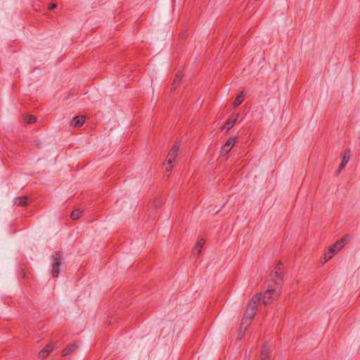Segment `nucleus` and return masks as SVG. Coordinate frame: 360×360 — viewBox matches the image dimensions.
Returning a JSON list of instances; mask_svg holds the SVG:
<instances>
[{"label":"nucleus","mask_w":360,"mask_h":360,"mask_svg":"<svg viewBox=\"0 0 360 360\" xmlns=\"http://www.w3.org/2000/svg\"><path fill=\"white\" fill-rule=\"evenodd\" d=\"M82 212H83V211L79 209L75 210L71 213V215H70L71 218L74 220H76L82 216Z\"/></svg>","instance_id":"18"},{"label":"nucleus","mask_w":360,"mask_h":360,"mask_svg":"<svg viewBox=\"0 0 360 360\" xmlns=\"http://www.w3.org/2000/svg\"><path fill=\"white\" fill-rule=\"evenodd\" d=\"M37 119L33 115H30L28 116L25 120V122L27 124H32V123H34L36 122Z\"/></svg>","instance_id":"20"},{"label":"nucleus","mask_w":360,"mask_h":360,"mask_svg":"<svg viewBox=\"0 0 360 360\" xmlns=\"http://www.w3.org/2000/svg\"><path fill=\"white\" fill-rule=\"evenodd\" d=\"M259 301H260V296H259V295H255L252 297V300H251L250 303L249 304V305H250V307H255V308H256V309H257V303H258Z\"/></svg>","instance_id":"19"},{"label":"nucleus","mask_w":360,"mask_h":360,"mask_svg":"<svg viewBox=\"0 0 360 360\" xmlns=\"http://www.w3.org/2000/svg\"><path fill=\"white\" fill-rule=\"evenodd\" d=\"M84 123V117L83 116H77L72 120V126L74 127H79Z\"/></svg>","instance_id":"13"},{"label":"nucleus","mask_w":360,"mask_h":360,"mask_svg":"<svg viewBox=\"0 0 360 360\" xmlns=\"http://www.w3.org/2000/svg\"><path fill=\"white\" fill-rule=\"evenodd\" d=\"M205 240L204 239H200L198 242V245H197V247L194 248L193 250V254H197V255H200V252H201V250L203 247V245H205Z\"/></svg>","instance_id":"16"},{"label":"nucleus","mask_w":360,"mask_h":360,"mask_svg":"<svg viewBox=\"0 0 360 360\" xmlns=\"http://www.w3.org/2000/svg\"><path fill=\"white\" fill-rule=\"evenodd\" d=\"M348 239L347 236L342 238L340 240H338V245H340V247L343 248L347 243Z\"/></svg>","instance_id":"21"},{"label":"nucleus","mask_w":360,"mask_h":360,"mask_svg":"<svg viewBox=\"0 0 360 360\" xmlns=\"http://www.w3.org/2000/svg\"><path fill=\"white\" fill-rule=\"evenodd\" d=\"M172 167H173V166L172 165H169V167H166L165 169L167 172H169L172 170Z\"/></svg>","instance_id":"24"},{"label":"nucleus","mask_w":360,"mask_h":360,"mask_svg":"<svg viewBox=\"0 0 360 360\" xmlns=\"http://www.w3.org/2000/svg\"><path fill=\"white\" fill-rule=\"evenodd\" d=\"M274 295H277V292L274 290H267L263 297V303L268 304Z\"/></svg>","instance_id":"10"},{"label":"nucleus","mask_w":360,"mask_h":360,"mask_svg":"<svg viewBox=\"0 0 360 360\" xmlns=\"http://www.w3.org/2000/svg\"><path fill=\"white\" fill-rule=\"evenodd\" d=\"M79 348L78 342H75L73 344L68 345L63 351L62 355L63 356H68L72 354L75 350Z\"/></svg>","instance_id":"8"},{"label":"nucleus","mask_w":360,"mask_h":360,"mask_svg":"<svg viewBox=\"0 0 360 360\" xmlns=\"http://www.w3.org/2000/svg\"><path fill=\"white\" fill-rule=\"evenodd\" d=\"M349 158H350L349 150H347L346 152L345 153V155H343L342 162L336 171V173H335L336 175H338L340 173V172L342 171V169H343L345 168V167L346 166V165L348 163V162L349 160Z\"/></svg>","instance_id":"7"},{"label":"nucleus","mask_w":360,"mask_h":360,"mask_svg":"<svg viewBox=\"0 0 360 360\" xmlns=\"http://www.w3.org/2000/svg\"><path fill=\"white\" fill-rule=\"evenodd\" d=\"M341 248L342 247H340V245H338V241L335 244L331 245L329 248L328 253L325 255V261L326 262L327 260L331 259L333 257L334 254L338 252Z\"/></svg>","instance_id":"5"},{"label":"nucleus","mask_w":360,"mask_h":360,"mask_svg":"<svg viewBox=\"0 0 360 360\" xmlns=\"http://www.w3.org/2000/svg\"><path fill=\"white\" fill-rule=\"evenodd\" d=\"M236 121H237V117H231V118L228 119L227 121L224 124L221 130L222 131L226 130V131H228L234 126Z\"/></svg>","instance_id":"11"},{"label":"nucleus","mask_w":360,"mask_h":360,"mask_svg":"<svg viewBox=\"0 0 360 360\" xmlns=\"http://www.w3.org/2000/svg\"><path fill=\"white\" fill-rule=\"evenodd\" d=\"M14 204L18 206H27L29 204L28 197H17L14 199Z\"/></svg>","instance_id":"12"},{"label":"nucleus","mask_w":360,"mask_h":360,"mask_svg":"<svg viewBox=\"0 0 360 360\" xmlns=\"http://www.w3.org/2000/svg\"><path fill=\"white\" fill-rule=\"evenodd\" d=\"M184 74L182 71H179L174 79V81L172 82V86H171V91H174L178 87L181 79L183 78Z\"/></svg>","instance_id":"9"},{"label":"nucleus","mask_w":360,"mask_h":360,"mask_svg":"<svg viewBox=\"0 0 360 360\" xmlns=\"http://www.w3.org/2000/svg\"><path fill=\"white\" fill-rule=\"evenodd\" d=\"M180 148V145L178 142H176L172 149L169 150L166 161L168 165H172L176 160L178 155V152Z\"/></svg>","instance_id":"2"},{"label":"nucleus","mask_w":360,"mask_h":360,"mask_svg":"<svg viewBox=\"0 0 360 360\" xmlns=\"http://www.w3.org/2000/svg\"><path fill=\"white\" fill-rule=\"evenodd\" d=\"M270 357V349L267 346H264L262 351L260 360H269Z\"/></svg>","instance_id":"15"},{"label":"nucleus","mask_w":360,"mask_h":360,"mask_svg":"<svg viewBox=\"0 0 360 360\" xmlns=\"http://www.w3.org/2000/svg\"><path fill=\"white\" fill-rule=\"evenodd\" d=\"M54 349V344L50 343L46 345L39 353V358L44 359L49 356L51 351Z\"/></svg>","instance_id":"6"},{"label":"nucleus","mask_w":360,"mask_h":360,"mask_svg":"<svg viewBox=\"0 0 360 360\" xmlns=\"http://www.w3.org/2000/svg\"><path fill=\"white\" fill-rule=\"evenodd\" d=\"M244 96H245V91H242L240 93V94L236 96V98H235V100L233 101L234 108H236L241 104V103L243 102V98L244 97Z\"/></svg>","instance_id":"17"},{"label":"nucleus","mask_w":360,"mask_h":360,"mask_svg":"<svg viewBox=\"0 0 360 360\" xmlns=\"http://www.w3.org/2000/svg\"><path fill=\"white\" fill-rule=\"evenodd\" d=\"M256 308L248 305V307L244 314V317L243 319V322L240 326V328H243L245 323L248 324V321H251L254 318L256 313Z\"/></svg>","instance_id":"3"},{"label":"nucleus","mask_w":360,"mask_h":360,"mask_svg":"<svg viewBox=\"0 0 360 360\" xmlns=\"http://www.w3.org/2000/svg\"><path fill=\"white\" fill-rule=\"evenodd\" d=\"M154 205L156 207H160L163 205V201L160 199H156L154 201Z\"/></svg>","instance_id":"22"},{"label":"nucleus","mask_w":360,"mask_h":360,"mask_svg":"<svg viewBox=\"0 0 360 360\" xmlns=\"http://www.w3.org/2000/svg\"><path fill=\"white\" fill-rule=\"evenodd\" d=\"M283 266L281 263H278L272 271L271 276L276 282L282 281L283 279Z\"/></svg>","instance_id":"4"},{"label":"nucleus","mask_w":360,"mask_h":360,"mask_svg":"<svg viewBox=\"0 0 360 360\" xmlns=\"http://www.w3.org/2000/svg\"><path fill=\"white\" fill-rule=\"evenodd\" d=\"M236 140L235 138H233V137L229 138V139L224 144V149L225 150H226V152L228 153L229 151L231 150V149L232 148L233 145L236 143Z\"/></svg>","instance_id":"14"},{"label":"nucleus","mask_w":360,"mask_h":360,"mask_svg":"<svg viewBox=\"0 0 360 360\" xmlns=\"http://www.w3.org/2000/svg\"><path fill=\"white\" fill-rule=\"evenodd\" d=\"M56 7V5L55 4H51L48 6V9H49V10H53Z\"/></svg>","instance_id":"23"},{"label":"nucleus","mask_w":360,"mask_h":360,"mask_svg":"<svg viewBox=\"0 0 360 360\" xmlns=\"http://www.w3.org/2000/svg\"><path fill=\"white\" fill-rule=\"evenodd\" d=\"M51 274L58 277L60 273L59 266L62 264L63 255L60 252H55L51 256Z\"/></svg>","instance_id":"1"}]
</instances>
